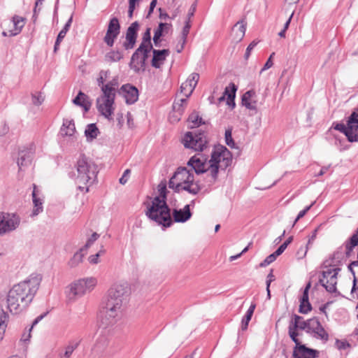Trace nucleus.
<instances>
[{
  "instance_id": "f257e3e1",
  "label": "nucleus",
  "mask_w": 358,
  "mask_h": 358,
  "mask_svg": "<svg viewBox=\"0 0 358 358\" xmlns=\"http://www.w3.org/2000/svg\"><path fill=\"white\" fill-rule=\"evenodd\" d=\"M358 245V229L345 241L343 245L338 248L328 259L323 262V267L320 283L330 293L336 292L337 275L341 271L338 267L345 257H349L355 246Z\"/></svg>"
},
{
  "instance_id": "f03ea898",
  "label": "nucleus",
  "mask_w": 358,
  "mask_h": 358,
  "mask_svg": "<svg viewBox=\"0 0 358 358\" xmlns=\"http://www.w3.org/2000/svg\"><path fill=\"white\" fill-rule=\"evenodd\" d=\"M40 280L37 276L30 277L9 290L6 299L7 308L12 314H18L29 306L38 289Z\"/></svg>"
},
{
  "instance_id": "7ed1b4c3",
  "label": "nucleus",
  "mask_w": 358,
  "mask_h": 358,
  "mask_svg": "<svg viewBox=\"0 0 358 358\" xmlns=\"http://www.w3.org/2000/svg\"><path fill=\"white\" fill-rule=\"evenodd\" d=\"M169 187L178 193L186 191L192 195L197 194L201 190L200 185L194 181V173L185 167L177 169L169 180Z\"/></svg>"
},
{
  "instance_id": "20e7f679",
  "label": "nucleus",
  "mask_w": 358,
  "mask_h": 358,
  "mask_svg": "<svg viewBox=\"0 0 358 358\" xmlns=\"http://www.w3.org/2000/svg\"><path fill=\"white\" fill-rule=\"evenodd\" d=\"M76 169L78 171L76 182L78 184V189L80 191L85 190L87 192L89 191V187L82 186L81 184L91 185L94 183L98 173L97 166L85 155H80L77 161Z\"/></svg>"
},
{
  "instance_id": "39448f33",
  "label": "nucleus",
  "mask_w": 358,
  "mask_h": 358,
  "mask_svg": "<svg viewBox=\"0 0 358 358\" xmlns=\"http://www.w3.org/2000/svg\"><path fill=\"white\" fill-rule=\"evenodd\" d=\"M145 215L151 220L164 228L172 225L173 221L171 215V209L166 201L159 198H153L151 203L148 204Z\"/></svg>"
},
{
  "instance_id": "423d86ee",
  "label": "nucleus",
  "mask_w": 358,
  "mask_h": 358,
  "mask_svg": "<svg viewBox=\"0 0 358 358\" xmlns=\"http://www.w3.org/2000/svg\"><path fill=\"white\" fill-rule=\"evenodd\" d=\"M231 154L229 150L223 145L215 147L211 153L210 176H209V185H213L217 178L219 169H226L231 163Z\"/></svg>"
},
{
  "instance_id": "0eeeda50",
  "label": "nucleus",
  "mask_w": 358,
  "mask_h": 358,
  "mask_svg": "<svg viewBox=\"0 0 358 358\" xmlns=\"http://www.w3.org/2000/svg\"><path fill=\"white\" fill-rule=\"evenodd\" d=\"M122 304L120 299L107 297L100 315L101 323L105 327L115 323L121 314Z\"/></svg>"
},
{
  "instance_id": "6e6552de",
  "label": "nucleus",
  "mask_w": 358,
  "mask_h": 358,
  "mask_svg": "<svg viewBox=\"0 0 358 358\" xmlns=\"http://www.w3.org/2000/svg\"><path fill=\"white\" fill-rule=\"evenodd\" d=\"M96 284L97 280L94 277L76 280L69 286L67 297L71 301H75L85 294L91 292Z\"/></svg>"
},
{
  "instance_id": "1a4fd4ad",
  "label": "nucleus",
  "mask_w": 358,
  "mask_h": 358,
  "mask_svg": "<svg viewBox=\"0 0 358 358\" xmlns=\"http://www.w3.org/2000/svg\"><path fill=\"white\" fill-rule=\"evenodd\" d=\"M182 143L186 148L192 149L194 151L202 152L208 147V139L204 131L187 132L182 139Z\"/></svg>"
},
{
  "instance_id": "9d476101",
  "label": "nucleus",
  "mask_w": 358,
  "mask_h": 358,
  "mask_svg": "<svg viewBox=\"0 0 358 358\" xmlns=\"http://www.w3.org/2000/svg\"><path fill=\"white\" fill-rule=\"evenodd\" d=\"M115 95L106 92H102V94L96 99L98 111L108 120H112L115 110Z\"/></svg>"
},
{
  "instance_id": "9b49d317",
  "label": "nucleus",
  "mask_w": 358,
  "mask_h": 358,
  "mask_svg": "<svg viewBox=\"0 0 358 358\" xmlns=\"http://www.w3.org/2000/svg\"><path fill=\"white\" fill-rule=\"evenodd\" d=\"M210 163L208 158L201 153H198L192 157L187 162V165L191 166L196 174L207 173V182L209 185V176H210Z\"/></svg>"
},
{
  "instance_id": "f8f14e48",
  "label": "nucleus",
  "mask_w": 358,
  "mask_h": 358,
  "mask_svg": "<svg viewBox=\"0 0 358 358\" xmlns=\"http://www.w3.org/2000/svg\"><path fill=\"white\" fill-rule=\"evenodd\" d=\"M20 222L19 216L14 213H0V236L16 229Z\"/></svg>"
},
{
  "instance_id": "ddd939ff",
  "label": "nucleus",
  "mask_w": 358,
  "mask_h": 358,
  "mask_svg": "<svg viewBox=\"0 0 358 358\" xmlns=\"http://www.w3.org/2000/svg\"><path fill=\"white\" fill-rule=\"evenodd\" d=\"M308 334H310L315 338L320 339L324 342H327L329 340L328 333L322 326L317 317H313L312 321L309 322Z\"/></svg>"
},
{
  "instance_id": "4468645a",
  "label": "nucleus",
  "mask_w": 358,
  "mask_h": 358,
  "mask_svg": "<svg viewBox=\"0 0 358 358\" xmlns=\"http://www.w3.org/2000/svg\"><path fill=\"white\" fill-rule=\"evenodd\" d=\"M127 292L128 286L127 283H115L109 289L107 297L115 300L120 299L122 303H123Z\"/></svg>"
},
{
  "instance_id": "2eb2a0df",
  "label": "nucleus",
  "mask_w": 358,
  "mask_h": 358,
  "mask_svg": "<svg viewBox=\"0 0 358 358\" xmlns=\"http://www.w3.org/2000/svg\"><path fill=\"white\" fill-rule=\"evenodd\" d=\"M118 92L124 97L127 104H133L138 99V91L137 88L130 84L123 85Z\"/></svg>"
},
{
  "instance_id": "dca6fc26",
  "label": "nucleus",
  "mask_w": 358,
  "mask_h": 358,
  "mask_svg": "<svg viewBox=\"0 0 358 358\" xmlns=\"http://www.w3.org/2000/svg\"><path fill=\"white\" fill-rule=\"evenodd\" d=\"M139 28L138 22H133L127 29L126 33V40L123 43V47L125 50L134 48L137 38V31Z\"/></svg>"
},
{
  "instance_id": "f3484780",
  "label": "nucleus",
  "mask_w": 358,
  "mask_h": 358,
  "mask_svg": "<svg viewBox=\"0 0 358 358\" xmlns=\"http://www.w3.org/2000/svg\"><path fill=\"white\" fill-rule=\"evenodd\" d=\"M348 125L350 133L348 141H358V113L355 111L352 112L348 120Z\"/></svg>"
},
{
  "instance_id": "a211bd4d",
  "label": "nucleus",
  "mask_w": 358,
  "mask_h": 358,
  "mask_svg": "<svg viewBox=\"0 0 358 358\" xmlns=\"http://www.w3.org/2000/svg\"><path fill=\"white\" fill-rule=\"evenodd\" d=\"M237 91V87L233 83H231L229 86L226 87L222 96L218 99V102L221 103L225 99L227 100V104L231 107H235L234 99L236 96V92Z\"/></svg>"
},
{
  "instance_id": "6ab92c4d",
  "label": "nucleus",
  "mask_w": 358,
  "mask_h": 358,
  "mask_svg": "<svg viewBox=\"0 0 358 358\" xmlns=\"http://www.w3.org/2000/svg\"><path fill=\"white\" fill-rule=\"evenodd\" d=\"M319 352L316 350L307 348L305 345L295 346L293 350L294 358H316Z\"/></svg>"
},
{
  "instance_id": "aec40b11",
  "label": "nucleus",
  "mask_w": 358,
  "mask_h": 358,
  "mask_svg": "<svg viewBox=\"0 0 358 358\" xmlns=\"http://www.w3.org/2000/svg\"><path fill=\"white\" fill-rule=\"evenodd\" d=\"M257 97L255 91L251 90L247 91L242 96V104L246 108L256 111L257 109Z\"/></svg>"
},
{
  "instance_id": "412c9836",
  "label": "nucleus",
  "mask_w": 358,
  "mask_h": 358,
  "mask_svg": "<svg viewBox=\"0 0 358 358\" xmlns=\"http://www.w3.org/2000/svg\"><path fill=\"white\" fill-rule=\"evenodd\" d=\"M173 221L176 222H185L192 217L189 205L187 204L181 209H173Z\"/></svg>"
},
{
  "instance_id": "4be33fe9",
  "label": "nucleus",
  "mask_w": 358,
  "mask_h": 358,
  "mask_svg": "<svg viewBox=\"0 0 358 358\" xmlns=\"http://www.w3.org/2000/svg\"><path fill=\"white\" fill-rule=\"evenodd\" d=\"M153 57L152 59L151 64L156 69L160 68L162 64L166 60L167 56H169L170 52L167 49L164 50H152Z\"/></svg>"
},
{
  "instance_id": "5701e85b",
  "label": "nucleus",
  "mask_w": 358,
  "mask_h": 358,
  "mask_svg": "<svg viewBox=\"0 0 358 358\" xmlns=\"http://www.w3.org/2000/svg\"><path fill=\"white\" fill-rule=\"evenodd\" d=\"M143 45H139V47L135 50L133 53L131 62L129 63V66L131 69H133L136 73L143 72V67L141 66V52L143 50Z\"/></svg>"
},
{
  "instance_id": "b1692460",
  "label": "nucleus",
  "mask_w": 358,
  "mask_h": 358,
  "mask_svg": "<svg viewBox=\"0 0 358 358\" xmlns=\"http://www.w3.org/2000/svg\"><path fill=\"white\" fill-rule=\"evenodd\" d=\"M34 157V151L31 148L21 150L19 152V158L17 159V165L20 170L24 166H27L31 162Z\"/></svg>"
},
{
  "instance_id": "393cba45",
  "label": "nucleus",
  "mask_w": 358,
  "mask_h": 358,
  "mask_svg": "<svg viewBox=\"0 0 358 358\" xmlns=\"http://www.w3.org/2000/svg\"><path fill=\"white\" fill-rule=\"evenodd\" d=\"M32 200L34 203L33 215H37L43 211V201L37 196V187L33 184Z\"/></svg>"
},
{
  "instance_id": "a878e982",
  "label": "nucleus",
  "mask_w": 358,
  "mask_h": 358,
  "mask_svg": "<svg viewBox=\"0 0 358 358\" xmlns=\"http://www.w3.org/2000/svg\"><path fill=\"white\" fill-rule=\"evenodd\" d=\"M303 317L301 316L294 315L293 320L290 322L292 325L296 324V329L300 330H306L308 333L309 330V322L312 321V318L308 319L307 320H302Z\"/></svg>"
},
{
  "instance_id": "bb28decb",
  "label": "nucleus",
  "mask_w": 358,
  "mask_h": 358,
  "mask_svg": "<svg viewBox=\"0 0 358 358\" xmlns=\"http://www.w3.org/2000/svg\"><path fill=\"white\" fill-rule=\"evenodd\" d=\"M87 96L80 91L76 97L73 100V103L84 108L85 111H88L90 108L91 103L88 101Z\"/></svg>"
},
{
  "instance_id": "cd10ccee",
  "label": "nucleus",
  "mask_w": 358,
  "mask_h": 358,
  "mask_svg": "<svg viewBox=\"0 0 358 358\" xmlns=\"http://www.w3.org/2000/svg\"><path fill=\"white\" fill-rule=\"evenodd\" d=\"M76 131L73 120H64L60 132L62 136H71Z\"/></svg>"
},
{
  "instance_id": "c85d7f7f",
  "label": "nucleus",
  "mask_w": 358,
  "mask_h": 358,
  "mask_svg": "<svg viewBox=\"0 0 358 358\" xmlns=\"http://www.w3.org/2000/svg\"><path fill=\"white\" fill-rule=\"evenodd\" d=\"M99 134V130L97 128L96 124L92 123L87 124L85 130V135L87 141H93L98 136Z\"/></svg>"
},
{
  "instance_id": "c756f323",
  "label": "nucleus",
  "mask_w": 358,
  "mask_h": 358,
  "mask_svg": "<svg viewBox=\"0 0 358 358\" xmlns=\"http://www.w3.org/2000/svg\"><path fill=\"white\" fill-rule=\"evenodd\" d=\"M245 23L243 20L238 22L232 28V32L236 35V39L241 40L245 33Z\"/></svg>"
},
{
  "instance_id": "7c9ffc66",
  "label": "nucleus",
  "mask_w": 358,
  "mask_h": 358,
  "mask_svg": "<svg viewBox=\"0 0 358 358\" xmlns=\"http://www.w3.org/2000/svg\"><path fill=\"white\" fill-rule=\"evenodd\" d=\"M85 250L80 248L78 252H76L73 256L70 259L68 262V265L71 268H75L78 266L83 259L85 254L83 253Z\"/></svg>"
},
{
  "instance_id": "2f4dec72",
  "label": "nucleus",
  "mask_w": 358,
  "mask_h": 358,
  "mask_svg": "<svg viewBox=\"0 0 358 358\" xmlns=\"http://www.w3.org/2000/svg\"><path fill=\"white\" fill-rule=\"evenodd\" d=\"M24 19L22 17H20L18 15H14L13 17V24L14 27V29H12L13 32L10 34V35H17L20 33L22 27H24Z\"/></svg>"
},
{
  "instance_id": "473e14b6",
  "label": "nucleus",
  "mask_w": 358,
  "mask_h": 358,
  "mask_svg": "<svg viewBox=\"0 0 358 358\" xmlns=\"http://www.w3.org/2000/svg\"><path fill=\"white\" fill-rule=\"evenodd\" d=\"M256 305L255 303H252L249 307L248 310L246 312L245 315L243 317L241 321V329L242 330L247 329L248 327L249 322L250 321L252 316L254 313Z\"/></svg>"
},
{
  "instance_id": "72a5a7b5",
  "label": "nucleus",
  "mask_w": 358,
  "mask_h": 358,
  "mask_svg": "<svg viewBox=\"0 0 358 358\" xmlns=\"http://www.w3.org/2000/svg\"><path fill=\"white\" fill-rule=\"evenodd\" d=\"M46 313H44V314H42L39 316H38L32 322V325L31 327H30V329H29V332L27 333V332H24L22 334V337H21V339H20V341L21 342H23V343H27L30 340V338H31V331L33 329V327L36 325L45 316Z\"/></svg>"
},
{
  "instance_id": "f704fd0d",
  "label": "nucleus",
  "mask_w": 358,
  "mask_h": 358,
  "mask_svg": "<svg viewBox=\"0 0 358 358\" xmlns=\"http://www.w3.org/2000/svg\"><path fill=\"white\" fill-rule=\"evenodd\" d=\"M122 58L123 55L119 50H111L105 55V61L107 62H116Z\"/></svg>"
},
{
  "instance_id": "c9c22d12",
  "label": "nucleus",
  "mask_w": 358,
  "mask_h": 358,
  "mask_svg": "<svg viewBox=\"0 0 358 358\" xmlns=\"http://www.w3.org/2000/svg\"><path fill=\"white\" fill-rule=\"evenodd\" d=\"M117 86V80L114 78L106 83V85H103V87H101V92L115 95Z\"/></svg>"
},
{
  "instance_id": "e433bc0d",
  "label": "nucleus",
  "mask_w": 358,
  "mask_h": 358,
  "mask_svg": "<svg viewBox=\"0 0 358 358\" xmlns=\"http://www.w3.org/2000/svg\"><path fill=\"white\" fill-rule=\"evenodd\" d=\"M107 31H109L110 33L113 32V33L120 34V24L119 22V20L117 17H114L110 20L108 25Z\"/></svg>"
},
{
  "instance_id": "4c0bfd02",
  "label": "nucleus",
  "mask_w": 358,
  "mask_h": 358,
  "mask_svg": "<svg viewBox=\"0 0 358 358\" xmlns=\"http://www.w3.org/2000/svg\"><path fill=\"white\" fill-rule=\"evenodd\" d=\"M188 121L191 124V128L197 127L204 123L202 118L196 112H193L189 115Z\"/></svg>"
},
{
  "instance_id": "58836bf2",
  "label": "nucleus",
  "mask_w": 358,
  "mask_h": 358,
  "mask_svg": "<svg viewBox=\"0 0 358 358\" xmlns=\"http://www.w3.org/2000/svg\"><path fill=\"white\" fill-rule=\"evenodd\" d=\"M296 325H292L290 323L288 327V334L292 339V341L296 344V346H299L301 344L300 341L298 339L297 336H299V333L297 329H296Z\"/></svg>"
},
{
  "instance_id": "ea45409f",
  "label": "nucleus",
  "mask_w": 358,
  "mask_h": 358,
  "mask_svg": "<svg viewBox=\"0 0 358 358\" xmlns=\"http://www.w3.org/2000/svg\"><path fill=\"white\" fill-rule=\"evenodd\" d=\"M143 48V50L141 52V66L143 67V72L145 71L146 67V60L148 58L149 53L152 50V45L145 46L144 45Z\"/></svg>"
},
{
  "instance_id": "a19ab883",
  "label": "nucleus",
  "mask_w": 358,
  "mask_h": 358,
  "mask_svg": "<svg viewBox=\"0 0 358 358\" xmlns=\"http://www.w3.org/2000/svg\"><path fill=\"white\" fill-rule=\"evenodd\" d=\"M232 130H233L232 127H229L225 130L224 138H225V143L229 147H230L231 148H235L236 143L232 138Z\"/></svg>"
},
{
  "instance_id": "79ce46f5",
  "label": "nucleus",
  "mask_w": 358,
  "mask_h": 358,
  "mask_svg": "<svg viewBox=\"0 0 358 358\" xmlns=\"http://www.w3.org/2000/svg\"><path fill=\"white\" fill-rule=\"evenodd\" d=\"M119 34L110 32L109 31H106V34L103 38V41L106 43V44L109 46L112 47L114 45L115 39L117 38Z\"/></svg>"
},
{
  "instance_id": "37998d69",
  "label": "nucleus",
  "mask_w": 358,
  "mask_h": 358,
  "mask_svg": "<svg viewBox=\"0 0 358 358\" xmlns=\"http://www.w3.org/2000/svg\"><path fill=\"white\" fill-rule=\"evenodd\" d=\"M354 267H357L358 268V261L352 262L348 266L349 270L350 271V272L352 273V275L354 276L353 286H352V288L351 289V294L352 295H354V294L356 293V286H357V278L355 277V271L353 270Z\"/></svg>"
},
{
  "instance_id": "c03bdc74",
  "label": "nucleus",
  "mask_w": 358,
  "mask_h": 358,
  "mask_svg": "<svg viewBox=\"0 0 358 358\" xmlns=\"http://www.w3.org/2000/svg\"><path fill=\"white\" fill-rule=\"evenodd\" d=\"M109 73V71L101 70L99 72V77L96 79L97 85L99 87L101 88L103 87V85H106V84H104V82L107 79Z\"/></svg>"
},
{
  "instance_id": "a18cd8bd",
  "label": "nucleus",
  "mask_w": 358,
  "mask_h": 358,
  "mask_svg": "<svg viewBox=\"0 0 358 358\" xmlns=\"http://www.w3.org/2000/svg\"><path fill=\"white\" fill-rule=\"evenodd\" d=\"M78 343L75 345H69L65 350L64 353H61L59 358H70L73 352L77 348Z\"/></svg>"
},
{
  "instance_id": "49530a36",
  "label": "nucleus",
  "mask_w": 358,
  "mask_h": 358,
  "mask_svg": "<svg viewBox=\"0 0 358 358\" xmlns=\"http://www.w3.org/2000/svg\"><path fill=\"white\" fill-rule=\"evenodd\" d=\"M44 101V97L41 92H35L31 94V101L35 106H40Z\"/></svg>"
},
{
  "instance_id": "de8ad7c7",
  "label": "nucleus",
  "mask_w": 358,
  "mask_h": 358,
  "mask_svg": "<svg viewBox=\"0 0 358 358\" xmlns=\"http://www.w3.org/2000/svg\"><path fill=\"white\" fill-rule=\"evenodd\" d=\"M150 28H148L143 34L142 41L140 45H144L145 46L152 45L151 43V36H150Z\"/></svg>"
},
{
  "instance_id": "09e8293b",
  "label": "nucleus",
  "mask_w": 358,
  "mask_h": 358,
  "mask_svg": "<svg viewBox=\"0 0 358 358\" xmlns=\"http://www.w3.org/2000/svg\"><path fill=\"white\" fill-rule=\"evenodd\" d=\"M72 21H73V16L71 15L70 17V18L68 20V21L66 22V23L65 24L63 29L59 33L58 36H59V38H64L65 37L66 33L68 32V31L69 30V29L71 27Z\"/></svg>"
},
{
  "instance_id": "8fccbe9b",
  "label": "nucleus",
  "mask_w": 358,
  "mask_h": 358,
  "mask_svg": "<svg viewBox=\"0 0 358 358\" xmlns=\"http://www.w3.org/2000/svg\"><path fill=\"white\" fill-rule=\"evenodd\" d=\"M99 237V234L94 232L92 234V236L87 239L85 245L81 248L85 251H86Z\"/></svg>"
},
{
  "instance_id": "3c124183",
  "label": "nucleus",
  "mask_w": 358,
  "mask_h": 358,
  "mask_svg": "<svg viewBox=\"0 0 358 358\" xmlns=\"http://www.w3.org/2000/svg\"><path fill=\"white\" fill-rule=\"evenodd\" d=\"M277 257H278V255H275V252H274L273 253L266 257V258L259 264V266L266 267V266L273 262L276 259Z\"/></svg>"
},
{
  "instance_id": "603ef678",
  "label": "nucleus",
  "mask_w": 358,
  "mask_h": 358,
  "mask_svg": "<svg viewBox=\"0 0 358 358\" xmlns=\"http://www.w3.org/2000/svg\"><path fill=\"white\" fill-rule=\"evenodd\" d=\"M334 129L343 133L348 139V136H350V133L348 124L346 125L343 123L336 124L334 127Z\"/></svg>"
},
{
  "instance_id": "864d4df0",
  "label": "nucleus",
  "mask_w": 358,
  "mask_h": 358,
  "mask_svg": "<svg viewBox=\"0 0 358 358\" xmlns=\"http://www.w3.org/2000/svg\"><path fill=\"white\" fill-rule=\"evenodd\" d=\"M190 27H191L190 22L189 20H187L185 22V24L183 27L182 31V41H183V44H185L186 43L187 37L189 33Z\"/></svg>"
},
{
  "instance_id": "5fc2aeb1",
  "label": "nucleus",
  "mask_w": 358,
  "mask_h": 358,
  "mask_svg": "<svg viewBox=\"0 0 358 358\" xmlns=\"http://www.w3.org/2000/svg\"><path fill=\"white\" fill-rule=\"evenodd\" d=\"M171 27V24L160 22L158 27L155 31L154 36L161 37L162 36L164 28Z\"/></svg>"
},
{
  "instance_id": "6e6d98bb",
  "label": "nucleus",
  "mask_w": 358,
  "mask_h": 358,
  "mask_svg": "<svg viewBox=\"0 0 358 358\" xmlns=\"http://www.w3.org/2000/svg\"><path fill=\"white\" fill-rule=\"evenodd\" d=\"M310 287H311V283H310V282H309L306 285V287H305V289L303 290V295H302V296L301 298V300H300L301 303H310L309 302V299H308V291H309Z\"/></svg>"
},
{
  "instance_id": "4d7b16f0",
  "label": "nucleus",
  "mask_w": 358,
  "mask_h": 358,
  "mask_svg": "<svg viewBox=\"0 0 358 358\" xmlns=\"http://www.w3.org/2000/svg\"><path fill=\"white\" fill-rule=\"evenodd\" d=\"M105 252L104 250H101L96 254L91 255L88 258V261L90 264H96L99 262V257Z\"/></svg>"
},
{
  "instance_id": "13d9d810",
  "label": "nucleus",
  "mask_w": 358,
  "mask_h": 358,
  "mask_svg": "<svg viewBox=\"0 0 358 358\" xmlns=\"http://www.w3.org/2000/svg\"><path fill=\"white\" fill-rule=\"evenodd\" d=\"M315 202L312 203L310 206L306 207L303 210H301L297 217H296L294 223H293V225L292 227L294 226V224L298 222L299 220H300L301 218H302L306 213L311 208V207L313 206Z\"/></svg>"
},
{
  "instance_id": "bf43d9fd",
  "label": "nucleus",
  "mask_w": 358,
  "mask_h": 358,
  "mask_svg": "<svg viewBox=\"0 0 358 358\" xmlns=\"http://www.w3.org/2000/svg\"><path fill=\"white\" fill-rule=\"evenodd\" d=\"M311 309H312V307H311V305L310 303H300L299 310V313H301L302 314H306L309 311H310Z\"/></svg>"
},
{
  "instance_id": "052dcab7",
  "label": "nucleus",
  "mask_w": 358,
  "mask_h": 358,
  "mask_svg": "<svg viewBox=\"0 0 358 358\" xmlns=\"http://www.w3.org/2000/svg\"><path fill=\"white\" fill-rule=\"evenodd\" d=\"M185 83L188 85V92H185V96L189 97L192 94L196 85L195 83H193L191 80H189L188 79L185 81Z\"/></svg>"
},
{
  "instance_id": "680f3d73",
  "label": "nucleus",
  "mask_w": 358,
  "mask_h": 358,
  "mask_svg": "<svg viewBox=\"0 0 358 358\" xmlns=\"http://www.w3.org/2000/svg\"><path fill=\"white\" fill-rule=\"evenodd\" d=\"M173 110L177 113L179 115H181L184 111V107L182 106V103H179L178 101H175L173 104Z\"/></svg>"
},
{
  "instance_id": "e2e57ef3",
  "label": "nucleus",
  "mask_w": 358,
  "mask_h": 358,
  "mask_svg": "<svg viewBox=\"0 0 358 358\" xmlns=\"http://www.w3.org/2000/svg\"><path fill=\"white\" fill-rule=\"evenodd\" d=\"M257 42L253 41L251 42L249 45L248 46L245 53V59H248L250 55L251 51L255 48V47L257 45Z\"/></svg>"
},
{
  "instance_id": "0e129e2a",
  "label": "nucleus",
  "mask_w": 358,
  "mask_h": 358,
  "mask_svg": "<svg viewBox=\"0 0 358 358\" xmlns=\"http://www.w3.org/2000/svg\"><path fill=\"white\" fill-rule=\"evenodd\" d=\"M130 173H131L130 169H126L124 171L123 175L122 176V177L119 180V182H120V184L124 185V184H126L127 182Z\"/></svg>"
},
{
  "instance_id": "69168bd1",
  "label": "nucleus",
  "mask_w": 358,
  "mask_h": 358,
  "mask_svg": "<svg viewBox=\"0 0 358 358\" xmlns=\"http://www.w3.org/2000/svg\"><path fill=\"white\" fill-rule=\"evenodd\" d=\"M275 55V53H274V52H273V53L270 55L269 58L268 59V60H267V61H266V62L265 63V64H264V67L262 69V70H261V73H262V71H265V70H267V69H270V68L273 66V62H272L271 59H272V57H273V55Z\"/></svg>"
},
{
  "instance_id": "338daca9",
  "label": "nucleus",
  "mask_w": 358,
  "mask_h": 358,
  "mask_svg": "<svg viewBox=\"0 0 358 358\" xmlns=\"http://www.w3.org/2000/svg\"><path fill=\"white\" fill-rule=\"evenodd\" d=\"M159 195L157 196H155V198H159L160 200L163 199L164 201H166V188L165 186L161 187L159 189Z\"/></svg>"
},
{
  "instance_id": "774afa93",
  "label": "nucleus",
  "mask_w": 358,
  "mask_h": 358,
  "mask_svg": "<svg viewBox=\"0 0 358 358\" xmlns=\"http://www.w3.org/2000/svg\"><path fill=\"white\" fill-rule=\"evenodd\" d=\"M8 319V315L3 309L0 310V324H6V322Z\"/></svg>"
}]
</instances>
